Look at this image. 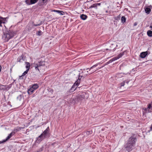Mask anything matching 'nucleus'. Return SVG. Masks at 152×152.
I'll use <instances>...</instances> for the list:
<instances>
[{
    "label": "nucleus",
    "instance_id": "f257e3e1",
    "mask_svg": "<svg viewBox=\"0 0 152 152\" xmlns=\"http://www.w3.org/2000/svg\"><path fill=\"white\" fill-rule=\"evenodd\" d=\"M137 138L134 134L130 137L127 140L124 148L128 152H130L135 148Z\"/></svg>",
    "mask_w": 152,
    "mask_h": 152
},
{
    "label": "nucleus",
    "instance_id": "f03ea898",
    "mask_svg": "<svg viewBox=\"0 0 152 152\" xmlns=\"http://www.w3.org/2000/svg\"><path fill=\"white\" fill-rule=\"evenodd\" d=\"M49 130V128L48 126L38 137L36 138L35 142L39 144L44 139H48L50 135Z\"/></svg>",
    "mask_w": 152,
    "mask_h": 152
},
{
    "label": "nucleus",
    "instance_id": "7ed1b4c3",
    "mask_svg": "<svg viewBox=\"0 0 152 152\" xmlns=\"http://www.w3.org/2000/svg\"><path fill=\"white\" fill-rule=\"evenodd\" d=\"M16 34V32L12 30H7L4 32L2 38L5 42H8L9 39L12 37Z\"/></svg>",
    "mask_w": 152,
    "mask_h": 152
},
{
    "label": "nucleus",
    "instance_id": "20e7f679",
    "mask_svg": "<svg viewBox=\"0 0 152 152\" xmlns=\"http://www.w3.org/2000/svg\"><path fill=\"white\" fill-rule=\"evenodd\" d=\"M45 65V62L44 61H39L38 63H35L34 64L35 69L36 71L37 70L39 72L41 67L44 66Z\"/></svg>",
    "mask_w": 152,
    "mask_h": 152
},
{
    "label": "nucleus",
    "instance_id": "39448f33",
    "mask_svg": "<svg viewBox=\"0 0 152 152\" xmlns=\"http://www.w3.org/2000/svg\"><path fill=\"white\" fill-rule=\"evenodd\" d=\"M15 81V80H14V82L8 85H2L0 86V90H2L3 91H7L10 88L12 87V85L13 84L14 82Z\"/></svg>",
    "mask_w": 152,
    "mask_h": 152
},
{
    "label": "nucleus",
    "instance_id": "423d86ee",
    "mask_svg": "<svg viewBox=\"0 0 152 152\" xmlns=\"http://www.w3.org/2000/svg\"><path fill=\"white\" fill-rule=\"evenodd\" d=\"M152 109V102L149 104L148 105V107L147 108H144L143 110L146 113H151V109Z\"/></svg>",
    "mask_w": 152,
    "mask_h": 152
},
{
    "label": "nucleus",
    "instance_id": "0eeeda50",
    "mask_svg": "<svg viewBox=\"0 0 152 152\" xmlns=\"http://www.w3.org/2000/svg\"><path fill=\"white\" fill-rule=\"evenodd\" d=\"M26 59V56L24 54H22L21 56H19L17 59V62L20 63L24 61Z\"/></svg>",
    "mask_w": 152,
    "mask_h": 152
},
{
    "label": "nucleus",
    "instance_id": "6e6552de",
    "mask_svg": "<svg viewBox=\"0 0 152 152\" xmlns=\"http://www.w3.org/2000/svg\"><path fill=\"white\" fill-rule=\"evenodd\" d=\"M38 0H26L25 2L28 5L34 4L37 3Z\"/></svg>",
    "mask_w": 152,
    "mask_h": 152
},
{
    "label": "nucleus",
    "instance_id": "1a4fd4ad",
    "mask_svg": "<svg viewBox=\"0 0 152 152\" xmlns=\"http://www.w3.org/2000/svg\"><path fill=\"white\" fill-rule=\"evenodd\" d=\"M150 53V52L148 51L143 52L140 53V56L142 58H144L147 56Z\"/></svg>",
    "mask_w": 152,
    "mask_h": 152
},
{
    "label": "nucleus",
    "instance_id": "9d476101",
    "mask_svg": "<svg viewBox=\"0 0 152 152\" xmlns=\"http://www.w3.org/2000/svg\"><path fill=\"white\" fill-rule=\"evenodd\" d=\"M7 18H3L2 17H0V27H2V23H5V21H6Z\"/></svg>",
    "mask_w": 152,
    "mask_h": 152
},
{
    "label": "nucleus",
    "instance_id": "9b49d317",
    "mask_svg": "<svg viewBox=\"0 0 152 152\" xmlns=\"http://www.w3.org/2000/svg\"><path fill=\"white\" fill-rule=\"evenodd\" d=\"M85 96L83 94L78 95L77 96V99L78 101L83 100L84 99Z\"/></svg>",
    "mask_w": 152,
    "mask_h": 152
},
{
    "label": "nucleus",
    "instance_id": "f8f14e48",
    "mask_svg": "<svg viewBox=\"0 0 152 152\" xmlns=\"http://www.w3.org/2000/svg\"><path fill=\"white\" fill-rule=\"evenodd\" d=\"M130 74V73H118L117 74L116 76L118 78H121L123 77H124V75H127L128 74Z\"/></svg>",
    "mask_w": 152,
    "mask_h": 152
},
{
    "label": "nucleus",
    "instance_id": "ddd939ff",
    "mask_svg": "<svg viewBox=\"0 0 152 152\" xmlns=\"http://www.w3.org/2000/svg\"><path fill=\"white\" fill-rule=\"evenodd\" d=\"M47 3V0H39L38 4L39 5L41 6Z\"/></svg>",
    "mask_w": 152,
    "mask_h": 152
},
{
    "label": "nucleus",
    "instance_id": "4468645a",
    "mask_svg": "<svg viewBox=\"0 0 152 152\" xmlns=\"http://www.w3.org/2000/svg\"><path fill=\"white\" fill-rule=\"evenodd\" d=\"M51 11L56 12L58 13L59 14L61 15H63L64 14V12L60 10H52Z\"/></svg>",
    "mask_w": 152,
    "mask_h": 152
},
{
    "label": "nucleus",
    "instance_id": "2eb2a0df",
    "mask_svg": "<svg viewBox=\"0 0 152 152\" xmlns=\"http://www.w3.org/2000/svg\"><path fill=\"white\" fill-rule=\"evenodd\" d=\"M83 75H79L78 77V79L75 82V84H77V85H79L80 83V79H81V78L82 77H83Z\"/></svg>",
    "mask_w": 152,
    "mask_h": 152
},
{
    "label": "nucleus",
    "instance_id": "dca6fc26",
    "mask_svg": "<svg viewBox=\"0 0 152 152\" xmlns=\"http://www.w3.org/2000/svg\"><path fill=\"white\" fill-rule=\"evenodd\" d=\"M34 91L31 87L28 90L27 92L29 95H31L33 93Z\"/></svg>",
    "mask_w": 152,
    "mask_h": 152
},
{
    "label": "nucleus",
    "instance_id": "f3484780",
    "mask_svg": "<svg viewBox=\"0 0 152 152\" xmlns=\"http://www.w3.org/2000/svg\"><path fill=\"white\" fill-rule=\"evenodd\" d=\"M34 90H36L39 87V86L38 84L37 83L34 84L32 85V86L31 87Z\"/></svg>",
    "mask_w": 152,
    "mask_h": 152
},
{
    "label": "nucleus",
    "instance_id": "a211bd4d",
    "mask_svg": "<svg viewBox=\"0 0 152 152\" xmlns=\"http://www.w3.org/2000/svg\"><path fill=\"white\" fill-rule=\"evenodd\" d=\"M87 17H88L86 15L84 14H82L80 15V18L83 20H86Z\"/></svg>",
    "mask_w": 152,
    "mask_h": 152
},
{
    "label": "nucleus",
    "instance_id": "6ab92c4d",
    "mask_svg": "<svg viewBox=\"0 0 152 152\" xmlns=\"http://www.w3.org/2000/svg\"><path fill=\"white\" fill-rule=\"evenodd\" d=\"M75 84V83H74V84L73 85V86H72L71 88V90L72 91H74L76 88L75 87L76 86H78L79 85H77V84Z\"/></svg>",
    "mask_w": 152,
    "mask_h": 152
},
{
    "label": "nucleus",
    "instance_id": "aec40b11",
    "mask_svg": "<svg viewBox=\"0 0 152 152\" xmlns=\"http://www.w3.org/2000/svg\"><path fill=\"white\" fill-rule=\"evenodd\" d=\"M14 133H12L11 132L9 135L6 137L5 141H7L13 135H14Z\"/></svg>",
    "mask_w": 152,
    "mask_h": 152
},
{
    "label": "nucleus",
    "instance_id": "412c9836",
    "mask_svg": "<svg viewBox=\"0 0 152 152\" xmlns=\"http://www.w3.org/2000/svg\"><path fill=\"white\" fill-rule=\"evenodd\" d=\"M145 11L147 14H148L151 11V9L149 7H146L145 9Z\"/></svg>",
    "mask_w": 152,
    "mask_h": 152
},
{
    "label": "nucleus",
    "instance_id": "4be33fe9",
    "mask_svg": "<svg viewBox=\"0 0 152 152\" xmlns=\"http://www.w3.org/2000/svg\"><path fill=\"white\" fill-rule=\"evenodd\" d=\"M125 52H126V51H124V52L118 54L117 56H116L117 59H118L120 58L121 57L124 55V53Z\"/></svg>",
    "mask_w": 152,
    "mask_h": 152
},
{
    "label": "nucleus",
    "instance_id": "5701e85b",
    "mask_svg": "<svg viewBox=\"0 0 152 152\" xmlns=\"http://www.w3.org/2000/svg\"><path fill=\"white\" fill-rule=\"evenodd\" d=\"M26 69H28L29 70L30 67V64L28 62H26Z\"/></svg>",
    "mask_w": 152,
    "mask_h": 152
},
{
    "label": "nucleus",
    "instance_id": "b1692460",
    "mask_svg": "<svg viewBox=\"0 0 152 152\" xmlns=\"http://www.w3.org/2000/svg\"><path fill=\"white\" fill-rule=\"evenodd\" d=\"M23 98V94H20L17 96V100L20 101L21 99Z\"/></svg>",
    "mask_w": 152,
    "mask_h": 152
},
{
    "label": "nucleus",
    "instance_id": "393cba45",
    "mask_svg": "<svg viewBox=\"0 0 152 152\" xmlns=\"http://www.w3.org/2000/svg\"><path fill=\"white\" fill-rule=\"evenodd\" d=\"M147 34L148 36L149 37H152V31L149 30L147 32Z\"/></svg>",
    "mask_w": 152,
    "mask_h": 152
},
{
    "label": "nucleus",
    "instance_id": "a878e982",
    "mask_svg": "<svg viewBox=\"0 0 152 152\" xmlns=\"http://www.w3.org/2000/svg\"><path fill=\"white\" fill-rule=\"evenodd\" d=\"M100 63H97L95 65H93V66H91L90 68H87L86 69L87 70V69H89V70H90L91 69H93V68L96 67Z\"/></svg>",
    "mask_w": 152,
    "mask_h": 152
},
{
    "label": "nucleus",
    "instance_id": "bb28decb",
    "mask_svg": "<svg viewBox=\"0 0 152 152\" xmlns=\"http://www.w3.org/2000/svg\"><path fill=\"white\" fill-rule=\"evenodd\" d=\"M126 19L124 16H122L121 18V22L124 23L126 21Z\"/></svg>",
    "mask_w": 152,
    "mask_h": 152
},
{
    "label": "nucleus",
    "instance_id": "cd10ccee",
    "mask_svg": "<svg viewBox=\"0 0 152 152\" xmlns=\"http://www.w3.org/2000/svg\"><path fill=\"white\" fill-rule=\"evenodd\" d=\"M118 59L116 57H114L112 59H111L110 60H109V62H110L112 63L113 61H115L117 60Z\"/></svg>",
    "mask_w": 152,
    "mask_h": 152
},
{
    "label": "nucleus",
    "instance_id": "c85d7f7f",
    "mask_svg": "<svg viewBox=\"0 0 152 152\" xmlns=\"http://www.w3.org/2000/svg\"><path fill=\"white\" fill-rule=\"evenodd\" d=\"M28 71L29 70H28V69H26V71L24 72L23 73L22 75L20 77L25 76L26 74L27 73Z\"/></svg>",
    "mask_w": 152,
    "mask_h": 152
},
{
    "label": "nucleus",
    "instance_id": "c756f323",
    "mask_svg": "<svg viewBox=\"0 0 152 152\" xmlns=\"http://www.w3.org/2000/svg\"><path fill=\"white\" fill-rule=\"evenodd\" d=\"M120 14L118 16L116 17H115L114 18V19L116 20H120Z\"/></svg>",
    "mask_w": 152,
    "mask_h": 152
},
{
    "label": "nucleus",
    "instance_id": "7c9ffc66",
    "mask_svg": "<svg viewBox=\"0 0 152 152\" xmlns=\"http://www.w3.org/2000/svg\"><path fill=\"white\" fill-rule=\"evenodd\" d=\"M48 92L53 94V92L54 91L53 89L50 88H48Z\"/></svg>",
    "mask_w": 152,
    "mask_h": 152
},
{
    "label": "nucleus",
    "instance_id": "2f4dec72",
    "mask_svg": "<svg viewBox=\"0 0 152 152\" xmlns=\"http://www.w3.org/2000/svg\"><path fill=\"white\" fill-rule=\"evenodd\" d=\"M42 34V32L41 31H39L37 32V34L38 36H41Z\"/></svg>",
    "mask_w": 152,
    "mask_h": 152
},
{
    "label": "nucleus",
    "instance_id": "473e14b6",
    "mask_svg": "<svg viewBox=\"0 0 152 152\" xmlns=\"http://www.w3.org/2000/svg\"><path fill=\"white\" fill-rule=\"evenodd\" d=\"M44 148L43 146H42L41 148H40L37 151V152H40L41 151H42L43 150V149Z\"/></svg>",
    "mask_w": 152,
    "mask_h": 152
},
{
    "label": "nucleus",
    "instance_id": "72a5a7b5",
    "mask_svg": "<svg viewBox=\"0 0 152 152\" xmlns=\"http://www.w3.org/2000/svg\"><path fill=\"white\" fill-rule=\"evenodd\" d=\"M96 7V4H93V5H91L89 8V9H91L92 8H94L95 7Z\"/></svg>",
    "mask_w": 152,
    "mask_h": 152
},
{
    "label": "nucleus",
    "instance_id": "f704fd0d",
    "mask_svg": "<svg viewBox=\"0 0 152 152\" xmlns=\"http://www.w3.org/2000/svg\"><path fill=\"white\" fill-rule=\"evenodd\" d=\"M18 132L17 128H15L12 132V133H14V134H15V133Z\"/></svg>",
    "mask_w": 152,
    "mask_h": 152
},
{
    "label": "nucleus",
    "instance_id": "c9c22d12",
    "mask_svg": "<svg viewBox=\"0 0 152 152\" xmlns=\"http://www.w3.org/2000/svg\"><path fill=\"white\" fill-rule=\"evenodd\" d=\"M24 128V127H17V128H16L17 130V131L18 132V131H20L21 129H23Z\"/></svg>",
    "mask_w": 152,
    "mask_h": 152
},
{
    "label": "nucleus",
    "instance_id": "e433bc0d",
    "mask_svg": "<svg viewBox=\"0 0 152 152\" xmlns=\"http://www.w3.org/2000/svg\"><path fill=\"white\" fill-rule=\"evenodd\" d=\"M41 24H42V23H41V22L39 23L38 24H34L33 26H39L40 25H41Z\"/></svg>",
    "mask_w": 152,
    "mask_h": 152
},
{
    "label": "nucleus",
    "instance_id": "4c0bfd02",
    "mask_svg": "<svg viewBox=\"0 0 152 152\" xmlns=\"http://www.w3.org/2000/svg\"><path fill=\"white\" fill-rule=\"evenodd\" d=\"M125 85V81H124L123 82H122L121 83V86L122 87L124 86Z\"/></svg>",
    "mask_w": 152,
    "mask_h": 152
},
{
    "label": "nucleus",
    "instance_id": "58836bf2",
    "mask_svg": "<svg viewBox=\"0 0 152 152\" xmlns=\"http://www.w3.org/2000/svg\"><path fill=\"white\" fill-rule=\"evenodd\" d=\"M6 139L3 140L2 141H0V144L4 143L6 141H5Z\"/></svg>",
    "mask_w": 152,
    "mask_h": 152
},
{
    "label": "nucleus",
    "instance_id": "ea45409f",
    "mask_svg": "<svg viewBox=\"0 0 152 152\" xmlns=\"http://www.w3.org/2000/svg\"><path fill=\"white\" fill-rule=\"evenodd\" d=\"M83 72L82 71L81 72L79 73V75H80L83 76Z\"/></svg>",
    "mask_w": 152,
    "mask_h": 152
},
{
    "label": "nucleus",
    "instance_id": "a19ab883",
    "mask_svg": "<svg viewBox=\"0 0 152 152\" xmlns=\"http://www.w3.org/2000/svg\"><path fill=\"white\" fill-rule=\"evenodd\" d=\"M137 24V22H135L134 24V26H135Z\"/></svg>",
    "mask_w": 152,
    "mask_h": 152
},
{
    "label": "nucleus",
    "instance_id": "79ce46f5",
    "mask_svg": "<svg viewBox=\"0 0 152 152\" xmlns=\"http://www.w3.org/2000/svg\"><path fill=\"white\" fill-rule=\"evenodd\" d=\"M88 74H85V75H84L83 76V77L84 78L86 77V76Z\"/></svg>",
    "mask_w": 152,
    "mask_h": 152
},
{
    "label": "nucleus",
    "instance_id": "37998d69",
    "mask_svg": "<svg viewBox=\"0 0 152 152\" xmlns=\"http://www.w3.org/2000/svg\"><path fill=\"white\" fill-rule=\"evenodd\" d=\"M110 63H111V62H109V61L106 63L107 64H108Z\"/></svg>",
    "mask_w": 152,
    "mask_h": 152
},
{
    "label": "nucleus",
    "instance_id": "c03bdc74",
    "mask_svg": "<svg viewBox=\"0 0 152 152\" xmlns=\"http://www.w3.org/2000/svg\"><path fill=\"white\" fill-rule=\"evenodd\" d=\"M150 28L152 30V25H151L150 26Z\"/></svg>",
    "mask_w": 152,
    "mask_h": 152
},
{
    "label": "nucleus",
    "instance_id": "a18cd8bd",
    "mask_svg": "<svg viewBox=\"0 0 152 152\" xmlns=\"http://www.w3.org/2000/svg\"><path fill=\"white\" fill-rule=\"evenodd\" d=\"M125 81V83L126 82V83L127 84H128V83H129V81Z\"/></svg>",
    "mask_w": 152,
    "mask_h": 152
},
{
    "label": "nucleus",
    "instance_id": "49530a36",
    "mask_svg": "<svg viewBox=\"0 0 152 152\" xmlns=\"http://www.w3.org/2000/svg\"><path fill=\"white\" fill-rule=\"evenodd\" d=\"M149 7H151V8H152V6L151 5H150Z\"/></svg>",
    "mask_w": 152,
    "mask_h": 152
},
{
    "label": "nucleus",
    "instance_id": "de8ad7c7",
    "mask_svg": "<svg viewBox=\"0 0 152 152\" xmlns=\"http://www.w3.org/2000/svg\"><path fill=\"white\" fill-rule=\"evenodd\" d=\"M100 3H98V4H96V5H97V4H98V5H100Z\"/></svg>",
    "mask_w": 152,
    "mask_h": 152
},
{
    "label": "nucleus",
    "instance_id": "09e8293b",
    "mask_svg": "<svg viewBox=\"0 0 152 152\" xmlns=\"http://www.w3.org/2000/svg\"><path fill=\"white\" fill-rule=\"evenodd\" d=\"M106 13H107V12H108V11L106 10Z\"/></svg>",
    "mask_w": 152,
    "mask_h": 152
},
{
    "label": "nucleus",
    "instance_id": "8fccbe9b",
    "mask_svg": "<svg viewBox=\"0 0 152 152\" xmlns=\"http://www.w3.org/2000/svg\"><path fill=\"white\" fill-rule=\"evenodd\" d=\"M101 68V67H100V68H98L97 69V70H98V69H100Z\"/></svg>",
    "mask_w": 152,
    "mask_h": 152
},
{
    "label": "nucleus",
    "instance_id": "3c124183",
    "mask_svg": "<svg viewBox=\"0 0 152 152\" xmlns=\"http://www.w3.org/2000/svg\"><path fill=\"white\" fill-rule=\"evenodd\" d=\"M134 69H132V70L133 71H135V70H134Z\"/></svg>",
    "mask_w": 152,
    "mask_h": 152
},
{
    "label": "nucleus",
    "instance_id": "603ef678",
    "mask_svg": "<svg viewBox=\"0 0 152 152\" xmlns=\"http://www.w3.org/2000/svg\"><path fill=\"white\" fill-rule=\"evenodd\" d=\"M91 73H90L89 74V75H90V74H91Z\"/></svg>",
    "mask_w": 152,
    "mask_h": 152
},
{
    "label": "nucleus",
    "instance_id": "864d4df0",
    "mask_svg": "<svg viewBox=\"0 0 152 152\" xmlns=\"http://www.w3.org/2000/svg\"><path fill=\"white\" fill-rule=\"evenodd\" d=\"M48 0H47V2L48 1Z\"/></svg>",
    "mask_w": 152,
    "mask_h": 152
},
{
    "label": "nucleus",
    "instance_id": "5fc2aeb1",
    "mask_svg": "<svg viewBox=\"0 0 152 152\" xmlns=\"http://www.w3.org/2000/svg\"><path fill=\"white\" fill-rule=\"evenodd\" d=\"M1 85L0 84V86H1Z\"/></svg>",
    "mask_w": 152,
    "mask_h": 152
},
{
    "label": "nucleus",
    "instance_id": "6e6d98bb",
    "mask_svg": "<svg viewBox=\"0 0 152 152\" xmlns=\"http://www.w3.org/2000/svg\"><path fill=\"white\" fill-rule=\"evenodd\" d=\"M85 70V69H83V70Z\"/></svg>",
    "mask_w": 152,
    "mask_h": 152
},
{
    "label": "nucleus",
    "instance_id": "4d7b16f0",
    "mask_svg": "<svg viewBox=\"0 0 152 152\" xmlns=\"http://www.w3.org/2000/svg\"><path fill=\"white\" fill-rule=\"evenodd\" d=\"M95 71H96V70H95V71H94L93 72H95Z\"/></svg>",
    "mask_w": 152,
    "mask_h": 152
},
{
    "label": "nucleus",
    "instance_id": "13d9d810",
    "mask_svg": "<svg viewBox=\"0 0 152 152\" xmlns=\"http://www.w3.org/2000/svg\"><path fill=\"white\" fill-rule=\"evenodd\" d=\"M95 71H96V70H95V71H94L93 72H95Z\"/></svg>",
    "mask_w": 152,
    "mask_h": 152
},
{
    "label": "nucleus",
    "instance_id": "bf43d9fd",
    "mask_svg": "<svg viewBox=\"0 0 152 152\" xmlns=\"http://www.w3.org/2000/svg\"><path fill=\"white\" fill-rule=\"evenodd\" d=\"M95 71H96V70H95V71H94L93 72H95Z\"/></svg>",
    "mask_w": 152,
    "mask_h": 152
},
{
    "label": "nucleus",
    "instance_id": "052dcab7",
    "mask_svg": "<svg viewBox=\"0 0 152 152\" xmlns=\"http://www.w3.org/2000/svg\"><path fill=\"white\" fill-rule=\"evenodd\" d=\"M89 133H90L91 131H89Z\"/></svg>",
    "mask_w": 152,
    "mask_h": 152
},
{
    "label": "nucleus",
    "instance_id": "680f3d73",
    "mask_svg": "<svg viewBox=\"0 0 152 152\" xmlns=\"http://www.w3.org/2000/svg\"><path fill=\"white\" fill-rule=\"evenodd\" d=\"M87 73H88V71H87Z\"/></svg>",
    "mask_w": 152,
    "mask_h": 152
},
{
    "label": "nucleus",
    "instance_id": "e2e57ef3",
    "mask_svg": "<svg viewBox=\"0 0 152 152\" xmlns=\"http://www.w3.org/2000/svg\"><path fill=\"white\" fill-rule=\"evenodd\" d=\"M0 17H1V16H0Z\"/></svg>",
    "mask_w": 152,
    "mask_h": 152
}]
</instances>
